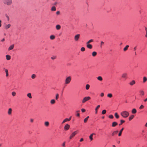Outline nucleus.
<instances>
[{
	"label": "nucleus",
	"instance_id": "c756f323",
	"mask_svg": "<svg viewBox=\"0 0 147 147\" xmlns=\"http://www.w3.org/2000/svg\"><path fill=\"white\" fill-rule=\"evenodd\" d=\"M97 55V53L95 51L93 52L92 53V55L93 57L96 56Z\"/></svg>",
	"mask_w": 147,
	"mask_h": 147
},
{
	"label": "nucleus",
	"instance_id": "0e129e2a",
	"mask_svg": "<svg viewBox=\"0 0 147 147\" xmlns=\"http://www.w3.org/2000/svg\"><path fill=\"white\" fill-rule=\"evenodd\" d=\"M145 30L146 33L147 32V28L146 27H145Z\"/></svg>",
	"mask_w": 147,
	"mask_h": 147
},
{
	"label": "nucleus",
	"instance_id": "b1692460",
	"mask_svg": "<svg viewBox=\"0 0 147 147\" xmlns=\"http://www.w3.org/2000/svg\"><path fill=\"white\" fill-rule=\"evenodd\" d=\"M97 79L98 80L100 81H102V78L101 76H98L97 78Z\"/></svg>",
	"mask_w": 147,
	"mask_h": 147
},
{
	"label": "nucleus",
	"instance_id": "69168bd1",
	"mask_svg": "<svg viewBox=\"0 0 147 147\" xmlns=\"http://www.w3.org/2000/svg\"><path fill=\"white\" fill-rule=\"evenodd\" d=\"M147 101V98L145 99L144 100V101L145 102H146Z\"/></svg>",
	"mask_w": 147,
	"mask_h": 147
},
{
	"label": "nucleus",
	"instance_id": "dca6fc26",
	"mask_svg": "<svg viewBox=\"0 0 147 147\" xmlns=\"http://www.w3.org/2000/svg\"><path fill=\"white\" fill-rule=\"evenodd\" d=\"M147 81V78L146 76H144L143 77V83H145Z\"/></svg>",
	"mask_w": 147,
	"mask_h": 147
},
{
	"label": "nucleus",
	"instance_id": "bb28decb",
	"mask_svg": "<svg viewBox=\"0 0 147 147\" xmlns=\"http://www.w3.org/2000/svg\"><path fill=\"white\" fill-rule=\"evenodd\" d=\"M55 101L54 99H52L50 101V103L52 104H53L55 103Z\"/></svg>",
	"mask_w": 147,
	"mask_h": 147
},
{
	"label": "nucleus",
	"instance_id": "8fccbe9b",
	"mask_svg": "<svg viewBox=\"0 0 147 147\" xmlns=\"http://www.w3.org/2000/svg\"><path fill=\"white\" fill-rule=\"evenodd\" d=\"M56 57L55 56H53L51 57V59L53 60L55 59H56Z\"/></svg>",
	"mask_w": 147,
	"mask_h": 147
},
{
	"label": "nucleus",
	"instance_id": "c03bdc74",
	"mask_svg": "<svg viewBox=\"0 0 147 147\" xmlns=\"http://www.w3.org/2000/svg\"><path fill=\"white\" fill-rule=\"evenodd\" d=\"M144 107V106L143 105H141L139 107V109H143Z\"/></svg>",
	"mask_w": 147,
	"mask_h": 147
},
{
	"label": "nucleus",
	"instance_id": "423d86ee",
	"mask_svg": "<svg viewBox=\"0 0 147 147\" xmlns=\"http://www.w3.org/2000/svg\"><path fill=\"white\" fill-rule=\"evenodd\" d=\"M78 131H76L73 133L71 134L70 136L69 137L70 139H72L73 137H74L75 135L77 133Z\"/></svg>",
	"mask_w": 147,
	"mask_h": 147
},
{
	"label": "nucleus",
	"instance_id": "e433bc0d",
	"mask_svg": "<svg viewBox=\"0 0 147 147\" xmlns=\"http://www.w3.org/2000/svg\"><path fill=\"white\" fill-rule=\"evenodd\" d=\"M36 75L35 74H32L31 76V78L32 79H34L35 78Z\"/></svg>",
	"mask_w": 147,
	"mask_h": 147
},
{
	"label": "nucleus",
	"instance_id": "052dcab7",
	"mask_svg": "<svg viewBox=\"0 0 147 147\" xmlns=\"http://www.w3.org/2000/svg\"><path fill=\"white\" fill-rule=\"evenodd\" d=\"M134 51H136V47H135L134 48Z\"/></svg>",
	"mask_w": 147,
	"mask_h": 147
},
{
	"label": "nucleus",
	"instance_id": "ddd939ff",
	"mask_svg": "<svg viewBox=\"0 0 147 147\" xmlns=\"http://www.w3.org/2000/svg\"><path fill=\"white\" fill-rule=\"evenodd\" d=\"M12 109L11 108H9L8 109V114L9 115H10L11 114L12 112Z\"/></svg>",
	"mask_w": 147,
	"mask_h": 147
},
{
	"label": "nucleus",
	"instance_id": "20e7f679",
	"mask_svg": "<svg viewBox=\"0 0 147 147\" xmlns=\"http://www.w3.org/2000/svg\"><path fill=\"white\" fill-rule=\"evenodd\" d=\"M90 99L91 98L90 96L85 97L83 98L82 101V102L83 103H84L86 101L90 100Z\"/></svg>",
	"mask_w": 147,
	"mask_h": 147
},
{
	"label": "nucleus",
	"instance_id": "0eeeda50",
	"mask_svg": "<svg viewBox=\"0 0 147 147\" xmlns=\"http://www.w3.org/2000/svg\"><path fill=\"white\" fill-rule=\"evenodd\" d=\"M127 74L126 73H123L121 75V77L123 78L126 80L127 78Z\"/></svg>",
	"mask_w": 147,
	"mask_h": 147
},
{
	"label": "nucleus",
	"instance_id": "7ed1b4c3",
	"mask_svg": "<svg viewBox=\"0 0 147 147\" xmlns=\"http://www.w3.org/2000/svg\"><path fill=\"white\" fill-rule=\"evenodd\" d=\"M71 77L70 76L66 78L65 80V84H69L71 80Z\"/></svg>",
	"mask_w": 147,
	"mask_h": 147
},
{
	"label": "nucleus",
	"instance_id": "2f4dec72",
	"mask_svg": "<svg viewBox=\"0 0 147 147\" xmlns=\"http://www.w3.org/2000/svg\"><path fill=\"white\" fill-rule=\"evenodd\" d=\"M5 72L6 74V77H8L9 76L8 70L7 69H5Z\"/></svg>",
	"mask_w": 147,
	"mask_h": 147
},
{
	"label": "nucleus",
	"instance_id": "2eb2a0df",
	"mask_svg": "<svg viewBox=\"0 0 147 147\" xmlns=\"http://www.w3.org/2000/svg\"><path fill=\"white\" fill-rule=\"evenodd\" d=\"M56 28L57 30H60L61 28V26L60 25H57L56 26Z\"/></svg>",
	"mask_w": 147,
	"mask_h": 147
},
{
	"label": "nucleus",
	"instance_id": "a211bd4d",
	"mask_svg": "<svg viewBox=\"0 0 147 147\" xmlns=\"http://www.w3.org/2000/svg\"><path fill=\"white\" fill-rule=\"evenodd\" d=\"M123 129H124V128H122L120 130V131H119V132L118 134L119 136H121V134H122V132Z\"/></svg>",
	"mask_w": 147,
	"mask_h": 147
},
{
	"label": "nucleus",
	"instance_id": "a19ab883",
	"mask_svg": "<svg viewBox=\"0 0 147 147\" xmlns=\"http://www.w3.org/2000/svg\"><path fill=\"white\" fill-rule=\"evenodd\" d=\"M107 96L109 98H111L112 96V94L111 93L108 94Z\"/></svg>",
	"mask_w": 147,
	"mask_h": 147
},
{
	"label": "nucleus",
	"instance_id": "c9c22d12",
	"mask_svg": "<svg viewBox=\"0 0 147 147\" xmlns=\"http://www.w3.org/2000/svg\"><path fill=\"white\" fill-rule=\"evenodd\" d=\"M115 116L116 117V118L117 119H118L119 118V115H118L117 113H115Z\"/></svg>",
	"mask_w": 147,
	"mask_h": 147
},
{
	"label": "nucleus",
	"instance_id": "1a4fd4ad",
	"mask_svg": "<svg viewBox=\"0 0 147 147\" xmlns=\"http://www.w3.org/2000/svg\"><path fill=\"white\" fill-rule=\"evenodd\" d=\"M86 46L87 47L90 49H91L92 48V45L90 44H86Z\"/></svg>",
	"mask_w": 147,
	"mask_h": 147
},
{
	"label": "nucleus",
	"instance_id": "393cba45",
	"mask_svg": "<svg viewBox=\"0 0 147 147\" xmlns=\"http://www.w3.org/2000/svg\"><path fill=\"white\" fill-rule=\"evenodd\" d=\"M129 47V46L128 45H126L125 47L123 49V51H127L128 48Z\"/></svg>",
	"mask_w": 147,
	"mask_h": 147
},
{
	"label": "nucleus",
	"instance_id": "4468645a",
	"mask_svg": "<svg viewBox=\"0 0 147 147\" xmlns=\"http://www.w3.org/2000/svg\"><path fill=\"white\" fill-rule=\"evenodd\" d=\"M11 26V25L10 24H8L7 25H6L5 26V29L6 30L7 29L9 28Z\"/></svg>",
	"mask_w": 147,
	"mask_h": 147
},
{
	"label": "nucleus",
	"instance_id": "603ef678",
	"mask_svg": "<svg viewBox=\"0 0 147 147\" xmlns=\"http://www.w3.org/2000/svg\"><path fill=\"white\" fill-rule=\"evenodd\" d=\"M104 95V94L102 92L100 93L101 96L103 97V96Z\"/></svg>",
	"mask_w": 147,
	"mask_h": 147
},
{
	"label": "nucleus",
	"instance_id": "7c9ffc66",
	"mask_svg": "<svg viewBox=\"0 0 147 147\" xmlns=\"http://www.w3.org/2000/svg\"><path fill=\"white\" fill-rule=\"evenodd\" d=\"M89 118V116H87L86 118H85L84 120V122L85 123H86L88 120V119Z\"/></svg>",
	"mask_w": 147,
	"mask_h": 147
},
{
	"label": "nucleus",
	"instance_id": "a878e982",
	"mask_svg": "<svg viewBox=\"0 0 147 147\" xmlns=\"http://www.w3.org/2000/svg\"><path fill=\"white\" fill-rule=\"evenodd\" d=\"M94 134H95L94 133H92V134H91L89 136V138L91 141L93 140V138L92 137L93 135Z\"/></svg>",
	"mask_w": 147,
	"mask_h": 147
},
{
	"label": "nucleus",
	"instance_id": "3c124183",
	"mask_svg": "<svg viewBox=\"0 0 147 147\" xmlns=\"http://www.w3.org/2000/svg\"><path fill=\"white\" fill-rule=\"evenodd\" d=\"M81 111H82V112H84L85 111H86V110L85 109H81Z\"/></svg>",
	"mask_w": 147,
	"mask_h": 147
},
{
	"label": "nucleus",
	"instance_id": "412c9836",
	"mask_svg": "<svg viewBox=\"0 0 147 147\" xmlns=\"http://www.w3.org/2000/svg\"><path fill=\"white\" fill-rule=\"evenodd\" d=\"M27 96L29 98L31 99L32 98V96L31 95V93H28L27 94Z\"/></svg>",
	"mask_w": 147,
	"mask_h": 147
},
{
	"label": "nucleus",
	"instance_id": "aec40b11",
	"mask_svg": "<svg viewBox=\"0 0 147 147\" xmlns=\"http://www.w3.org/2000/svg\"><path fill=\"white\" fill-rule=\"evenodd\" d=\"M6 57L7 60H9L11 59V56L9 55H6Z\"/></svg>",
	"mask_w": 147,
	"mask_h": 147
},
{
	"label": "nucleus",
	"instance_id": "5fc2aeb1",
	"mask_svg": "<svg viewBox=\"0 0 147 147\" xmlns=\"http://www.w3.org/2000/svg\"><path fill=\"white\" fill-rule=\"evenodd\" d=\"M65 142H64L62 144V146H63V147H65Z\"/></svg>",
	"mask_w": 147,
	"mask_h": 147
},
{
	"label": "nucleus",
	"instance_id": "4be33fe9",
	"mask_svg": "<svg viewBox=\"0 0 147 147\" xmlns=\"http://www.w3.org/2000/svg\"><path fill=\"white\" fill-rule=\"evenodd\" d=\"M45 125L46 127H48L49 125V123L48 121H45Z\"/></svg>",
	"mask_w": 147,
	"mask_h": 147
},
{
	"label": "nucleus",
	"instance_id": "f3484780",
	"mask_svg": "<svg viewBox=\"0 0 147 147\" xmlns=\"http://www.w3.org/2000/svg\"><path fill=\"white\" fill-rule=\"evenodd\" d=\"M14 47V44H13L12 45L10 46V47H9L8 48V50L10 51Z\"/></svg>",
	"mask_w": 147,
	"mask_h": 147
},
{
	"label": "nucleus",
	"instance_id": "e2e57ef3",
	"mask_svg": "<svg viewBox=\"0 0 147 147\" xmlns=\"http://www.w3.org/2000/svg\"><path fill=\"white\" fill-rule=\"evenodd\" d=\"M5 41V39L3 38L2 40H1V42H3Z\"/></svg>",
	"mask_w": 147,
	"mask_h": 147
},
{
	"label": "nucleus",
	"instance_id": "864d4df0",
	"mask_svg": "<svg viewBox=\"0 0 147 147\" xmlns=\"http://www.w3.org/2000/svg\"><path fill=\"white\" fill-rule=\"evenodd\" d=\"M104 42H102V41H101V43H100V47H102V45L103 44H104Z\"/></svg>",
	"mask_w": 147,
	"mask_h": 147
},
{
	"label": "nucleus",
	"instance_id": "ea45409f",
	"mask_svg": "<svg viewBox=\"0 0 147 147\" xmlns=\"http://www.w3.org/2000/svg\"><path fill=\"white\" fill-rule=\"evenodd\" d=\"M93 40L92 39H91L89 40L88 42H86V44H89L90 43H91L93 41Z\"/></svg>",
	"mask_w": 147,
	"mask_h": 147
},
{
	"label": "nucleus",
	"instance_id": "09e8293b",
	"mask_svg": "<svg viewBox=\"0 0 147 147\" xmlns=\"http://www.w3.org/2000/svg\"><path fill=\"white\" fill-rule=\"evenodd\" d=\"M79 112V111H77L76 112L77 113V114L76 115V116L78 117H79L80 116V114L79 113H78V112Z\"/></svg>",
	"mask_w": 147,
	"mask_h": 147
},
{
	"label": "nucleus",
	"instance_id": "4c0bfd02",
	"mask_svg": "<svg viewBox=\"0 0 147 147\" xmlns=\"http://www.w3.org/2000/svg\"><path fill=\"white\" fill-rule=\"evenodd\" d=\"M125 121L123 120H120V123L119 124V125H121L123 123H124Z\"/></svg>",
	"mask_w": 147,
	"mask_h": 147
},
{
	"label": "nucleus",
	"instance_id": "c85d7f7f",
	"mask_svg": "<svg viewBox=\"0 0 147 147\" xmlns=\"http://www.w3.org/2000/svg\"><path fill=\"white\" fill-rule=\"evenodd\" d=\"M134 115H131L130 116L129 118V121L131 120L134 117Z\"/></svg>",
	"mask_w": 147,
	"mask_h": 147
},
{
	"label": "nucleus",
	"instance_id": "49530a36",
	"mask_svg": "<svg viewBox=\"0 0 147 147\" xmlns=\"http://www.w3.org/2000/svg\"><path fill=\"white\" fill-rule=\"evenodd\" d=\"M16 93L15 92H13L11 93L12 95L13 96H15L16 95Z\"/></svg>",
	"mask_w": 147,
	"mask_h": 147
},
{
	"label": "nucleus",
	"instance_id": "f03ea898",
	"mask_svg": "<svg viewBox=\"0 0 147 147\" xmlns=\"http://www.w3.org/2000/svg\"><path fill=\"white\" fill-rule=\"evenodd\" d=\"M121 116L124 118L127 117L129 115V113L126 111H123L121 113Z\"/></svg>",
	"mask_w": 147,
	"mask_h": 147
},
{
	"label": "nucleus",
	"instance_id": "774afa93",
	"mask_svg": "<svg viewBox=\"0 0 147 147\" xmlns=\"http://www.w3.org/2000/svg\"><path fill=\"white\" fill-rule=\"evenodd\" d=\"M145 36H146V37H147V33H146V35H145Z\"/></svg>",
	"mask_w": 147,
	"mask_h": 147
},
{
	"label": "nucleus",
	"instance_id": "de8ad7c7",
	"mask_svg": "<svg viewBox=\"0 0 147 147\" xmlns=\"http://www.w3.org/2000/svg\"><path fill=\"white\" fill-rule=\"evenodd\" d=\"M109 117L111 119H113V118L114 117L113 115H109Z\"/></svg>",
	"mask_w": 147,
	"mask_h": 147
},
{
	"label": "nucleus",
	"instance_id": "6e6d98bb",
	"mask_svg": "<svg viewBox=\"0 0 147 147\" xmlns=\"http://www.w3.org/2000/svg\"><path fill=\"white\" fill-rule=\"evenodd\" d=\"M60 14V12L59 11H57L56 12V14L57 15H59Z\"/></svg>",
	"mask_w": 147,
	"mask_h": 147
},
{
	"label": "nucleus",
	"instance_id": "473e14b6",
	"mask_svg": "<svg viewBox=\"0 0 147 147\" xmlns=\"http://www.w3.org/2000/svg\"><path fill=\"white\" fill-rule=\"evenodd\" d=\"M55 36L54 35H52L50 36V38L51 40H53L55 38Z\"/></svg>",
	"mask_w": 147,
	"mask_h": 147
},
{
	"label": "nucleus",
	"instance_id": "cd10ccee",
	"mask_svg": "<svg viewBox=\"0 0 147 147\" xmlns=\"http://www.w3.org/2000/svg\"><path fill=\"white\" fill-rule=\"evenodd\" d=\"M69 119H68V118H66L64 120H63V122L62 123V124H63L66 121H69Z\"/></svg>",
	"mask_w": 147,
	"mask_h": 147
},
{
	"label": "nucleus",
	"instance_id": "338daca9",
	"mask_svg": "<svg viewBox=\"0 0 147 147\" xmlns=\"http://www.w3.org/2000/svg\"><path fill=\"white\" fill-rule=\"evenodd\" d=\"M57 4V3L56 2L54 3V5H55Z\"/></svg>",
	"mask_w": 147,
	"mask_h": 147
},
{
	"label": "nucleus",
	"instance_id": "79ce46f5",
	"mask_svg": "<svg viewBox=\"0 0 147 147\" xmlns=\"http://www.w3.org/2000/svg\"><path fill=\"white\" fill-rule=\"evenodd\" d=\"M106 110H103L102 112V114H105L106 113Z\"/></svg>",
	"mask_w": 147,
	"mask_h": 147
},
{
	"label": "nucleus",
	"instance_id": "bf43d9fd",
	"mask_svg": "<svg viewBox=\"0 0 147 147\" xmlns=\"http://www.w3.org/2000/svg\"><path fill=\"white\" fill-rule=\"evenodd\" d=\"M2 24H1V21L0 20V27L1 26Z\"/></svg>",
	"mask_w": 147,
	"mask_h": 147
},
{
	"label": "nucleus",
	"instance_id": "f704fd0d",
	"mask_svg": "<svg viewBox=\"0 0 147 147\" xmlns=\"http://www.w3.org/2000/svg\"><path fill=\"white\" fill-rule=\"evenodd\" d=\"M59 98V94L57 93L56 94L55 99L56 100H57Z\"/></svg>",
	"mask_w": 147,
	"mask_h": 147
},
{
	"label": "nucleus",
	"instance_id": "a18cd8bd",
	"mask_svg": "<svg viewBox=\"0 0 147 147\" xmlns=\"http://www.w3.org/2000/svg\"><path fill=\"white\" fill-rule=\"evenodd\" d=\"M85 50V48L84 47H82L81 48V51H82L83 52Z\"/></svg>",
	"mask_w": 147,
	"mask_h": 147
},
{
	"label": "nucleus",
	"instance_id": "9d476101",
	"mask_svg": "<svg viewBox=\"0 0 147 147\" xmlns=\"http://www.w3.org/2000/svg\"><path fill=\"white\" fill-rule=\"evenodd\" d=\"M136 83V82L134 80H133L131 81V82L129 83V84L131 86H133Z\"/></svg>",
	"mask_w": 147,
	"mask_h": 147
},
{
	"label": "nucleus",
	"instance_id": "72a5a7b5",
	"mask_svg": "<svg viewBox=\"0 0 147 147\" xmlns=\"http://www.w3.org/2000/svg\"><path fill=\"white\" fill-rule=\"evenodd\" d=\"M51 10L52 11H55L56 10V8L55 7L53 6L52 7Z\"/></svg>",
	"mask_w": 147,
	"mask_h": 147
},
{
	"label": "nucleus",
	"instance_id": "680f3d73",
	"mask_svg": "<svg viewBox=\"0 0 147 147\" xmlns=\"http://www.w3.org/2000/svg\"><path fill=\"white\" fill-rule=\"evenodd\" d=\"M71 116L70 117L69 119H68L69 120V121L71 119Z\"/></svg>",
	"mask_w": 147,
	"mask_h": 147
},
{
	"label": "nucleus",
	"instance_id": "37998d69",
	"mask_svg": "<svg viewBox=\"0 0 147 147\" xmlns=\"http://www.w3.org/2000/svg\"><path fill=\"white\" fill-rule=\"evenodd\" d=\"M140 94L142 95H144V92L142 90L140 91Z\"/></svg>",
	"mask_w": 147,
	"mask_h": 147
},
{
	"label": "nucleus",
	"instance_id": "5701e85b",
	"mask_svg": "<svg viewBox=\"0 0 147 147\" xmlns=\"http://www.w3.org/2000/svg\"><path fill=\"white\" fill-rule=\"evenodd\" d=\"M131 112L132 113L135 114L136 113L137 111L134 108L132 109Z\"/></svg>",
	"mask_w": 147,
	"mask_h": 147
},
{
	"label": "nucleus",
	"instance_id": "13d9d810",
	"mask_svg": "<svg viewBox=\"0 0 147 147\" xmlns=\"http://www.w3.org/2000/svg\"><path fill=\"white\" fill-rule=\"evenodd\" d=\"M30 121L31 122H33V119H30Z\"/></svg>",
	"mask_w": 147,
	"mask_h": 147
},
{
	"label": "nucleus",
	"instance_id": "9b49d317",
	"mask_svg": "<svg viewBox=\"0 0 147 147\" xmlns=\"http://www.w3.org/2000/svg\"><path fill=\"white\" fill-rule=\"evenodd\" d=\"M118 124L116 122H113L112 123V127H115Z\"/></svg>",
	"mask_w": 147,
	"mask_h": 147
},
{
	"label": "nucleus",
	"instance_id": "f257e3e1",
	"mask_svg": "<svg viewBox=\"0 0 147 147\" xmlns=\"http://www.w3.org/2000/svg\"><path fill=\"white\" fill-rule=\"evenodd\" d=\"M2 2L3 4L7 6L11 5L13 3L12 0H2Z\"/></svg>",
	"mask_w": 147,
	"mask_h": 147
},
{
	"label": "nucleus",
	"instance_id": "58836bf2",
	"mask_svg": "<svg viewBox=\"0 0 147 147\" xmlns=\"http://www.w3.org/2000/svg\"><path fill=\"white\" fill-rule=\"evenodd\" d=\"M90 87V86L88 84H86V89L87 90H88L89 88Z\"/></svg>",
	"mask_w": 147,
	"mask_h": 147
},
{
	"label": "nucleus",
	"instance_id": "f8f14e48",
	"mask_svg": "<svg viewBox=\"0 0 147 147\" xmlns=\"http://www.w3.org/2000/svg\"><path fill=\"white\" fill-rule=\"evenodd\" d=\"M100 107V105H98L95 109V113L96 114L97 113L98 110Z\"/></svg>",
	"mask_w": 147,
	"mask_h": 147
},
{
	"label": "nucleus",
	"instance_id": "6e6552de",
	"mask_svg": "<svg viewBox=\"0 0 147 147\" xmlns=\"http://www.w3.org/2000/svg\"><path fill=\"white\" fill-rule=\"evenodd\" d=\"M70 127V125L68 124H66L64 126V129L65 130H68Z\"/></svg>",
	"mask_w": 147,
	"mask_h": 147
},
{
	"label": "nucleus",
	"instance_id": "4d7b16f0",
	"mask_svg": "<svg viewBox=\"0 0 147 147\" xmlns=\"http://www.w3.org/2000/svg\"><path fill=\"white\" fill-rule=\"evenodd\" d=\"M83 138H81L80 140V142H82L83 141Z\"/></svg>",
	"mask_w": 147,
	"mask_h": 147
},
{
	"label": "nucleus",
	"instance_id": "39448f33",
	"mask_svg": "<svg viewBox=\"0 0 147 147\" xmlns=\"http://www.w3.org/2000/svg\"><path fill=\"white\" fill-rule=\"evenodd\" d=\"M80 37V34H77L75 35L74 37V39L75 41H78Z\"/></svg>",
	"mask_w": 147,
	"mask_h": 147
},
{
	"label": "nucleus",
	"instance_id": "6ab92c4d",
	"mask_svg": "<svg viewBox=\"0 0 147 147\" xmlns=\"http://www.w3.org/2000/svg\"><path fill=\"white\" fill-rule=\"evenodd\" d=\"M118 132V131H114L112 134L111 135L112 136H114L115 134H117Z\"/></svg>",
	"mask_w": 147,
	"mask_h": 147
}]
</instances>
